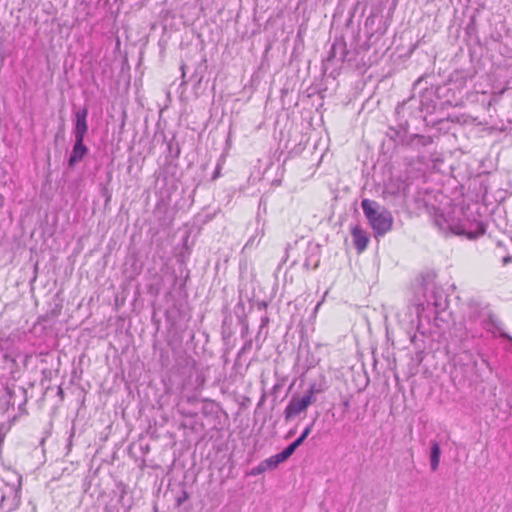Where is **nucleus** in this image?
Returning <instances> with one entry per match:
<instances>
[{"instance_id": "nucleus-1", "label": "nucleus", "mask_w": 512, "mask_h": 512, "mask_svg": "<svg viewBox=\"0 0 512 512\" xmlns=\"http://www.w3.org/2000/svg\"><path fill=\"white\" fill-rule=\"evenodd\" d=\"M87 116L88 107L86 105L74 112L73 135L75 141L68 158L69 168H74L89 152V148L84 143L85 136L88 132Z\"/></svg>"}, {"instance_id": "nucleus-2", "label": "nucleus", "mask_w": 512, "mask_h": 512, "mask_svg": "<svg viewBox=\"0 0 512 512\" xmlns=\"http://www.w3.org/2000/svg\"><path fill=\"white\" fill-rule=\"evenodd\" d=\"M361 208L367 218L376 238L383 237L393 226V216L389 210L378 202L370 199H363Z\"/></svg>"}, {"instance_id": "nucleus-3", "label": "nucleus", "mask_w": 512, "mask_h": 512, "mask_svg": "<svg viewBox=\"0 0 512 512\" xmlns=\"http://www.w3.org/2000/svg\"><path fill=\"white\" fill-rule=\"evenodd\" d=\"M450 228L455 235L465 236L468 239H476L486 231V226L482 221H470L469 219L452 225Z\"/></svg>"}, {"instance_id": "nucleus-4", "label": "nucleus", "mask_w": 512, "mask_h": 512, "mask_svg": "<svg viewBox=\"0 0 512 512\" xmlns=\"http://www.w3.org/2000/svg\"><path fill=\"white\" fill-rule=\"evenodd\" d=\"M309 396L293 395L284 410L285 421L288 422L302 412H305L311 405Z\"/></svg>"}, {"instance_id": "nucleus-5", "label": "nucleus", "mask_w": 512, "mask_h": 512, "mask_svg": "<svg viewBox=\"0 0 512 512\" xmlns=\"http://www.w3.org/2000/svg\"><path fill=\"white\" fill-rule=\"evenodd\" d=\"M348 51L346 43L343 39H335L326 57V62L333 63L335 60L339 62H345L349 60L347 58Z\"/></svg>"}, {"instance_id": "nucleus-6", "label": "nucleus", "mask_w": 512, "mask_h": 512, "mask_svg": "<svg viewBox=\"0 0 512 512\" xmlns=\"http://www.w3.org/2000/svg\"><path fill=\"white\" fill-rule=\"evenodd\" d=\"M483 328L488 332L498 331L500 337L507 339L512 342V337L503 330V323L493 313H488L486 318L482 322Z\"/></svg>"}, {"instance_id": "nucleus-7", "label": "nucleus", "mask_w": 512, "mask_h": 512, "mask_svg": "<svg viewBox=\"0 0 512 512\" xmlns=\"http://www.w3.org/2000/svg\"><path fill=\"white\" fill-rule=\"evenodd\" d=\"M353 242L358 252H363L369 243V237L367 233L359 226H355L351 230Z\"/></svg>"}, {"instance_id": "nucleus-8", "label": "nucleus", "mask_w": 512, "mask_h": 512, "mask_svg": "<svg viewBox=\"0 0 512 512\" xmlns=\"http://www.w3.org/2000/svg\"><path fill=\"white\" fill-rule=\"evenodd\" d=\"M413 102H415V99L410 98L398 104L395 109V114L399 120V126L404 130L408 127V119L406 114L411 109Z\"/></svg>"}, {"instance_id": "nucleus-9", "label": "nucleus", "mask_w": 512, "mask_h": 512, "mask_svg": "<svg viewBox=\"0 0 512 512\" xmlns=\"http://www.w3.org/2000/svg\"><path fill=\"white\" fill-rule=\"evenodd\" d=\"M315 421L316 420L314 419L310 424H308L302 431L301 435L293 442H291L287 447H285L290 452L291 455H293L296 449L300 447L303 444V442L307 439V437L312 431Z\"/></svg>"}, {"instance_id": "nucleus-10", "label": "nucleus", "mask_w": 512, "mask_h": 512, "mask_svg": "<svg viewBox=\"0 0 512 512\" xmlns=\"http://www.w3.org/2000/svg\"><path fill=\"white\" fill-rule=\"evenodd\" d=\"M441 457V447L437 441H431L430 447V468L432 471H436L439 467Z\"/></svg>"}, {"instance_id": "nucleus-11", "label": "nucleus", "mask_w": 512, "mask_h": 512, "mask_svg": "<svg viewBox=\"0 0 512 512\" xmlns=\"http://www.w3.org/2000/svg\"><path fill=\"white\" fill-rule=\"evenodd\" d=\"M10 501V504L7 508L8 511H11L18 507L20 503V494L18 490H15L13 488H9V493H2L1 495V503H4L5 501Z\"/></svg>"}, {"instance_id": "nucleus-12", "label": "nucleus", "mask_w": 512, "mask_h": 512, "mask_svg": "<svg viewBox=\"0 0 512 512\" xmlns=\"http://www.w3.org/2000/svg\"><path fill=\"white\" fill-rule=\"evenodd\" d=\"M434 278H435V274L434 273H427V274L421 276L422 285L424 286L425 292L430 290V286H431V289L434 288V284H433ZM431 293H432L431 297L433 298L432 304L435 307H440L441 304L438 302L437 294L434 291H432V290H431Z\"/></svg>"}, {"instance_id": "nucleus-13", "label": "nucleus", "mask_w": 512, "mask_h": 512, "mask_svg": "<svg viewBox=\"0 0 512 512\" xmlns=\"http://www.w3.org/2000/svg\"><path fill=\"white\" fill-rule=\"evenodd\" d=\"M433 139L431 136H424L419 134H414L411 136L410 145L419 147V146H428L432 144Z\"/></svg>"}, {"instance_id": "nucleus-14", "label": "nucleus", "mask_w": 512, "mask_h": 512, "mask_svg": "<svg viewBox=\"0 0 512 512\" xmlns=\"http://www.w3.org/2000/svg\"><path fill=\"white\" fill-rule=\"evenodd\" d=\"M323 391H324V388H323L322 384H321V383H316V382H314V383H311V384L309 385V387H308V389L306 390V392H305L304 396H309V398H310V402H311V403H314V402H315V400H316L315 396H316L317 394L322 393Z\"/></svg>"}, {"instance_id": "nucleus-15", "label": "nucleus", "mask_w": 512, "mask_h": 512, "mask_svg": "<svg viewBox=\"0 0 512 512\" xmlns=\"http://www.w3.org/2000/svg\"><path fill=\"white\" fill-rule=\"evenodd\" d=\"M167 152L168 156L172 159H177L180 156L181 149L179 143L175 140V137L167 143Z\"/></svg>"}, {"instance_id": "nucleus-16", "label": "nucleus", "mask_w": 512, "mask_h": 512, "mask_svg": "<svg viewBox=\"0 0 512 512\" xmlns=\"http://www.w3.org/2000/svg\"><path fill=\"white\" fill-rule=\"evenodd\" d=\"M292 455L290 452L284 448L281 452L271 456V459L275 462L277 466H279L281 463L288 460Z\"/></svg>"}, {"instance_id": "nucleus-17", "label": "nucleus", "mask_w": 512, "mask_h": 512, "mask_svg": "<svg viewBox=\"0 0 512 512\" xmlns=\"http://www.w3.org/2000/svg\"><path fill=\"white\" fill-rule=\"evenodd\" d=\"M270 322V318L268 317V315H263L261 317V324H260V327H259V331L256 335V339L258 340L262 334V331L263 329L269 324Z\"/></svg>"}, {"instance_id": "nucleus-18", "label": "nucleus", "mask_w": 512, "mask_h": 512, "mask_svg": "<svg viewBox=\"0 0 512 512\" xmlns=\"http://www.w3.org/2000/svg\"><path fill=\"white\" fill-rule=\"evenodd\" d=\"M265 471H267L265 465H264V462H260V464L254 468H252V470L250 471V475L252 476H258L262 473H264Z\"/></svg>"}, {"instance_id": "nucleus-19", "label": "nucleus", "mask_w": 512, "mask_h": 512, "mask_svg": "<svg viewBox=\"0 0 512 512\" xmlns=\"http://www.w3.org/2000/svg\"><path fill=\"white\" fill-rule=\"evenodd\" d=\"M188 498L189 494L187 491L182 490L181 495L176 498V506L180 507Z\"/></svg>"}, {"instance_id": "nucleus-20", "label": "nucleus", "mask_w": 512, "mask_h": 512, "mask_svg": "<svg viewBox=\"0 0 512 512\" xmlns=\"http://www.w3.org/2000/svg\"><path fill=\"white\" fill-rule=\"evenodd\" d=\"M263 462H264V465H265L267 470H274V469H276L278 467L275 464V462L271 459V457L263 460Z\"/></svg>"}, {"instance_id": "nucleus-21", "label": "nucleus", "mask_w": 512, "mask_h": 512, "mask_svg": "<svg viewBox=\"0 0 512 512\" xmlns=\"http://www.w3.org/2000/svg\"><path fill=\"white\" fill-rule=\"evenodd\" d=\"M239 322L243 325L242 334H245L248 332V323L245 319V316H238Z\"/></svg>"}, {"instance_id": "nucleus-22", "label": "nucleus", "mask_w": 512, "mask_h": 512, "mask_svg": "<svg viewBox=\"0 0 512 512\" xmlns=\"http://www.w3.org/2000/svg\"><path fill=\"white\" fill-rule=\"evenodd\" d=\"M511 262H512V256L511 255H505V256L502 257V265L503 266H506V265H508Z\"/></svg>"}, {"instance_id": "nucleus-23", "label": "nucleus", "mask_w": 512, "mask_h": 512, "mask_svg": "<svg viewBox=\"0 0 512 512\" xmlns=\"http://www.w3.org/2000/svg\"><path fill=\"white\" fill-rule=\"evenodd\" d=\"M374 20H375V16L374 15H370L366 18V21H365V26H369V25H372L374 23Z\"/></svg>"}, {"instance_id": "nucleus-24", "label": "nucleus", "mask_w": 512, "mask_h": 512, "mask_svg": "<svg viewBox=\"0 0 512 512\" xmlns=\"http://www.w3.org/2000/svg\"><path fill=\"white\" fill-rule=\"evenodd\" d=\"M268 306V303L266 301H260L257 303V307L259 310H265Z\"/></svg>"}, {"instance_id": "nucleus-25", "label": "nucleus", "mask_w": 512, "mask_h": 512, "mask_svg": "<svg viewBox=\"0 0 512 512\" xmlns=\"http://www.w3.org/2000/svg\"><path fill=\"white\" fill-rule=\"evenodd\" d=\"M220 176V166L217 165L213 175H212V180H215L217 179L218 177Z\"/></svg>"}, {"instance_id": "nucleus-26", "label": "nucleus", "mask_w": 512, "mask_h": 512, "mask_svg": "<svg viewBox=\"0 0 512 512\" xmlns=\"http://www.w3.org/2000/svg\"><path fill=\"white\" fill-rule=\"evenodd\" d=\"M103 195L106 197V202H108L111 198V194L109 193L108 189L106 187L103 188Z\"/></svg>"}, {"instance_id": "nucleus-27", "label": "nucleus", "mask_w": 512, "mask_h": 512, "mask_svg": "<svg viewBox=\"0 0 512 512\" xmlns=\"http://www.w3.org/2000/svg\"><path fill=\"white\" fill-rule=\"evenodd\" d=\"M342 406H343L344 410H348L350 408V400L349 399H345L342 402Z\"/></svg>"}, {"instance_id": "nucleus-28", "label": "nucleus", "mask_w": 512, "mask_h": 512, "mask_svg": "<svg viewBox=\"0 0 512 512\" xmlns=\"http://www.w3.org/2000/svg\"><path fill=\"white\" fill-rule=\"evenodd\" d=\"M281 388L280 384H275L272 388L271 393L276 396L277 391Z\"/></svg>"}, {"instance_id": "nucleus-29", "label": "nucleus", "mask_w": 512, "mask_h": 512, "mask_svg": "<svg viewBox=\"0 0 512 512\" xmlns=\"http://www.w3.org/2000/svg\"><path fill=\"white\" fill-rule=\"evenodd\" d=\"M236 308H240V309L244 310V302L241 299L237 303Z\"/></svg>"}, {"instance_id": "nucleus-30", "label": "nucleus", "mask_w": 512, "mask_h": 512, "mask_svg": "<svg viewBox=\"0 0 512 512\" xmlns=\"http://www.w3.org/2000/svg\"><path fill=\"white\" fill-rule=\"evenodd\" d=\"M265 399H266V395H265V394H263V395L261 396V398H260V401H259V403H258V406H261V405L264 403Z\"/></svg>"}, {"instance_id": "nucleus-31", "label": "nucleus", "mask_w": 512, "mask_h": 512, "mask_svg": "<svg viewBox=\"0 0 512 512\" xmlns=\"http://www.w3.org/2000/svg\"><path fill=\"white\" fill-rule=\"evenodd\" d=\"M423 79H424V77H423V76H422V77H420V78H418V79H417V81L414 83V86L419 85V84L423 81Z\"/></svg>"}, {"instance_id": "nucleus-32", "label": "nucleus", "mask_w": 512, "mask_h": 512, "mask_svg": "<svg viewBox=\"0 0 512 512\" xmlns=\"http://www.w3.org/2000/svg\"><path fill=\"white\" fill-rule=\"evenodd\" d=\"M294 433H295V431H294V430H290V431L288 432V434H287V436H286V437H287V438H290V437H292V436L294 435Z\"/></svg>"}, {"instance_id": "nucleus-33", "label": "nucleus", "mask_w": 512, "mask_h": 512, "mask_svg": "<svg viewBox=\"0 0 512 512\" xmlns=\"http://www.w3.org/2000/svg\"><path fill=\"white\" fill-rule=\"evenodd\" d=\"M482 361H483L484 364L487 365V367H489V369H491V367H490V365H489V363H488V361L486 359L483 358Z\"/></svg>"}, {"instance_id": "nucleus-34", "label": "nucleus", "mask_w": 512, "mask_h": 512, "mask_svg": "<svg viewBox=\"0 0 512 512\" xmlns=\"http://www.w3.org/2000/svg\"><path fill=\"white\" fill-rule=\"evenodd\" d=\"M252 242H253V239L251 238V239H249V240L247 241V243H246V245H245V246L247 247V246L251 245V244H252Z\"/></svg>"}, {"instance_id": "nucleus-35", "label": "nucleus", "mask_w": 512, "mask_h": 512, "mask_svg": "<svg viewBox=\"0 0 512 512\" xmlns=\"http://www.w3.org/2000/svg\"><path fill=\"white\" fill-rule=\"evenodd\" d=\"M63 394H64V392H63L62 388H59L58 395L63 396Z\"/></svg>"}, {"instance_id": "nucleus-36", "label": "nucleus", "mask_w": 512, "mask_h": 512, "mask_svg": "<svg viewBox=\"0 0 512 512\" xmlns=\"http://www.w3.org/2000/svg\"><path fill=\"white\" fill-rule=\"evenodd\" d=\"M7 393L9 394L10 398L12 397L13 391L10 389H7Z\"/></svg>"}, {"instance_id": "nucleus-37", "label": "nucleus", "mask_w": 512, "mask_h": 512, "mask_svg": "<svg viewBox=\"0 0 512 512\" xmlns=\"http://www.w3.org/2000/svg\"><path fill=\"white\" fill-rule=\"evenodd\" d=\"M45 442V438H42L41 441H40V444L43 445Z\"/></svg>"}, {"instance_id": "nucleus-38", "label": "nucleus", "mask_w": 512, "mask_h": 512, "mask_svg": "<svg viewBox=\"0 0 512 512\" xmlns=\"http://www.w3.org/2000/svg\"><path fill=\"white\" fill-rule=\"evenodd\" d=\"M498 247L500 248L502 246V242L501 241H498L497 243Z\"/></svg>"}]
</instances>
